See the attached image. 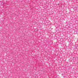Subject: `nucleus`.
Returning a JSON list of instances; mask_svg holds the SVG:
<instances>
[{
  "instance_id": "1",
  "label": "nucleus",
  "mask_w": 78,
  "mask_h": 78,
  "mask_svg": "<svg viewBox=\"0 0 78 78\" xmlns=\"http://www.w3.org/2000/svg\"><path fill=\"white\" fill-rule=\"evenodd\" d=\"M36 30H37V29H36Z\"/></svg>"
}]
</instances>
